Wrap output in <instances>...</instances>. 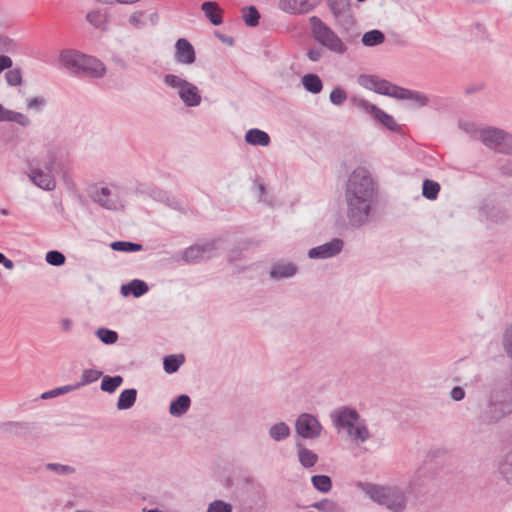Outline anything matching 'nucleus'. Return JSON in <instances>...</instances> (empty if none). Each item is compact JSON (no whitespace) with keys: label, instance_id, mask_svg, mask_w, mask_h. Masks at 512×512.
I'll return each instance as SVG.
<instances>
[{"label":"nucleus","instance_id":"f257e3e1","mask_svg":"<svg viewBox=\"0 0 512 512\" xmlns=\"http://www.w3.org/2000/svg\"><path fill=\"white\" fill-rule=\"evenodd\" d=\"M378 197V184L370 171L357 167L349 175L344 190L346 218L353 228L366 225Z\"/></svg>","mask_w":512,"mask_h":512},{"label":"nucleus","instance_id":"f03ea898","mask_svg":"<svg viewBox=\"0 0 512 512\" xmlns=\"http://www.w3.org/2000/svg\"><path fill=\"white\" fill-rule=\"evenodd\" d=\"M357 487L373 502L386 507L390 512H403L406 509L408 493L405 487L368 482H358Z\"/></svg>","mask_w":512,"mask_h":512},{"label":"nucleus","instance_id":"7ed1b4c3","mask_svg":"<svg viewBox=\"0 0 512 512\" xmlns=\"http://www.w3.org/2000/svg\"><path fill=\"white\" fill-rule=\"evenodd\" d=\"M58 153V148L49 147L43 156L28 160V176L37 187L46 191L55 189L54 171L57 167Z\"/></svg>","mask_w":512,"mask_h":512},{"label":"nucleus","instance_id":"20e7f679","mask_svg":"<svg viewBox=\"0 0 512 512\" xmlns=\"http://www.w3.org/2000/svg\"><path fill=\"white\" fill-rule=\"evenodd\" d=\"M60 58L63 65L74 74L101 78L106 71L105 66L100 60L76 51H64L61 53Z\"/></svg>","mask_w":512,"mask_h":512},{"label":"nucleus","instance_id":"39448f33","mask_svg":"<svg viewBox=\"0 0 512 512\" xmlns=\"http://www.w3.org/2000/svg\"><path fill=\"white\" fill-rule=\"evenodd\" d=\"M311 33L314 40L336 54H343L347 50L345 43L338 35L317 16L310 19Z\"/></svg>","mask_w":512,"mask_h":512},{"label":"nucleus","instance_id":"423d86ee","mask_svg":"<svg viewBox=\"0 0 512 512\" xmlns=\"http://www.w3.org/2000/svg\"><path fill=\"white\" fill-rule=\"evenodd\" d=\"M479 135L486 147L503 154L512 152V135L503 130L490 127L481 130Z\"/></svg>","mask_w":512,"mask_h":512},{"label":"nucleus","instance_id":"0eeeda50","mask_svg":"<svg viewBox=\"0 0 512 512\" xmlns=\"http://www.w3.org/2000/svg\"><path fill=\"white\" fill-rule=\"evenodd\" d=\"M323 426L319 420L312 414L302 413L295 422L296 433L304 438L314 440L320 437Z\"/></svg>","mask_w":512,"mask_h":512},{"label":"nucleus","instance_id":"6e6552de","mask_svg":"<svg viewBox=\"0 0 512 512\" xmlns=\"http://www.w3.org/2000/svg\"><path fill=\"white\" fill-rule=\"evenodd\" d=\"M512 412V403L490 399L481 410L480 419L483 423L492 424Z\"/></svg>","mask_w":512,"mask_h":512},{"label":"nucleus","instance_id":"1a4fd4ad","mask_svg":"<svg viewBox=\"0 0 512 512\" xmlns=\"http://www.w3.org/2000/svg\"><path fill=\"white\" fill-rule=\"evenodd\" d=\"M359 84L378 94L387 95L393 98H396V95H399L401 90V87L374 75H361L359 77Z\"/></svg>","mask_w":512,"mask_h":512},{"label":"nucleus","instance_id":"9d476101","mask_svg":"<svg viewBox=\"0 0 512 512\" xmlns=\"http://www.w3.org/2000/svg\"><path fill=\"white\" fill-rule=\"evenodd\" d=\"M334 426L337 429H345L348 433L362 420L359 413L349 407H341L331 413Z\"/></svg>","mask_w":512,"mask_h":512},{"label":"nucleus","instance_id":"9b49d317","mask_svg":"<svg viewBox=\"0 0 512 512\" xmlns=\"http://www.w3.org/2000/svg\"><path fill=\"white\" fill-rule=\"evenodd\" d=\"M216 243L217 241L214 240L204 244L192 245L183 251L182 260L191 264L203 259H209L212 257V253L216 249Z\"/></svg>","mask_w":512,"mask_h":512},{"label":"nucleus","instance_id":"f8f14e48","mask_svg":"<svg viewBox=\"0 0 512 512\" xmlns=\"http://www.w3.org/2000/svg\"><path fill=\"white\" fill-rule=\"evenodd\" d=\"M354 101L358 108L362 109L368 114H371L373 118L378 120L387 129L391 131H395L397 129V124L394 118L378 108L376 105L371 104L365 99H355Z\"/></svg>","mask_w":512,"mask_h":512},{"label":"nucleus","instance_id":"ddd939ff","mask_svg":"<svg viewBox=\"0 0 512 512\" xmlns=\"http://www.w3.org/2000/svg\"><path fill=\"white\" fill-rule=\"evenodd\" d=\"M91 197L94 202L107 210H117L123 207V202L119 197V194L112 192L107 187L95 190Z\"/></svg>","mask_w":512,"mask_h":512},{"label":"nucleus","instance_id":"4468645a","mask_svg":"<svg viewBox=\"0 0 512 512\" xmlns=\"http://www.w3.org/2000/svg\"><path fill=\"white\" fill-rule=\"evenodd\" d=\"M344 247V242L340 238H334L322 245L311 248L308 251L310 259H327L338 255Z\"/></svg>","mask_w":512,"mask_h":512},{"label":"nucleus","instance_id":"2eb2a0df","mask_svg":"<svg viewBox=\"0 0 512 512\" xmlns=\"http://www.w3.org/2000/svg\"><path fill=\"white\" fill-rule=\"evenodd\" d=\"M174 59L182 65H192L196 61L193 45L185 38H179L175 43Z\"/></svg>","mask_w":512,"mask_h":512},{"label":"nucleus","instance_id":"dca6fc26","mask_svg":"<svg viewBox=\"0 0 512 512\" xmlns=\"http://www.w3.org/2000/svg\"><path fill=\"white\" fill-rule=\"evenodd\" d=\"M33 430L34 425L28 422L10 421L0 423V432L10 436L26 437L31 434Z\"/></svg>","mask_w":512,"mask_h":512},{"label":"nucleus","instance_id":"f3484780","mask_svg":"<svg viewBox=\"0 0 512 512\" xmlns=\"http://www.w3.org/2000/svg\"><path fill=\"white\" fill-rule=\"evenodd\" d=\"M178 95L187 107L199 106L202 100L197 86L189 81L186 83L185 87L178 91Z\"/></svg>","mask_w":512,"mask_h":512},{"label":"nucleus","instance_id":"a211bd4d","mask_svg":"<svg viewBox=\"0 0 512 512\" xmlns=\"http://www.w3.org/2000/svg\"><path fill=\"white\" fill-rule=\"evenodd\" d=\"M429 482V478L424 475V472L418 470L413 477L410 479L408 485L405 487L408 495H414L416 497L426 492V486Z\"/></svg>","mask_w":512,"mask_h":512},{"label":"nucleus","instance_id":"6ab92c4d","mask_svg":"<svg viewBox=\"0 0 512 512\" xmlns=\"http://www.w3.org/2000/svg\"><path fill=\"white\" fill-rule=\"evenodd\" d=\"M297 266L291 262H277L270 270V277L274 280H280L293 277L297 273Z\"/></svg>","mask_w":512,"mask_h":512},{"label":"nucleus","instance_id":"aec40b11","mask_svg":"<svg viewBox=\"0 0 512 512\" xmlns=\"http://www.w3.org/2000/svg\"><path fill=\"white\" fill-rule=\"evenodd\" d=\"M298 461L304 468H311L318 462V455L306 448L301 441L296 442Z\"/></svg>","mask_w":512,"mask_h":512},{"label":"nucleus","instance_id":"412c9836","mask_svg":"<svg viewBox=\"0 0 512 512\" xmlns=\"http://www.w3.org/2000/svg\"><path fill=\"white\" fill-rule=\"evenodd\" d=\"M148 290L147 283L140 279H133L128 284L121 286V294L123 296L132 294L136 298L143 296Z\"/></svg>","mask_w":512,"mask_h":512},{"label":"nucleus","instance_id":"4be33fe9","mask_svg":"<svg viewBox=\"0 0 512 512\" xmlns=\"http://www.w3.org/2000/svg\"><path fill=\"white\" fill-rule=\"evenodd\" d=\"M245 141L252 146H268L270 144V136L263 130L252 128L245 134Z\"/></svg>","mask_w":512,"mask_h":512},{"label":"nucleus","instance_id":"5701e85b","mask_svg":"<svg viewBox=\"0 0 512 512\" xmlns=\"http://www.w3.org/2000/svg\"><path fill=\"white\" fill-rule=\"evenodd\" d=\"M201 9L205 16L213 25H220L223 22L222 10L216 2L207 1L201 5Z\"/></svg>","mask_w":512,"mask_h":512},{"label":"nucleus","instance_id":"b1692460","mask_svg":"<svg viewBox=\"0 0 512 512\" xmlns=\"http://www.w3.org/2000/svg\"><path fill=\"white\" fill-rule=\"evenodd\" d=\"M190 404V397L182 394L170 403L169 413L174 417H180L188 411Z\"/></svg>","mask_w":512,"mask_h":512},{"label":"nucleus","instance_id":"393cba45","mask_svg":"<svg viewBox=\"0 0 512 512\" xmlns=\"http://www.w3.org/2000/svg\"><path fill=\"white\" fill-rule=\"evenodd\" d=\"M396 99L411 100L415 103L416 107H423L428 104V97L425 94L403 87H401L399 95H396Z\"/></svg>","mask_w":512,"mask_h":512},{"label":"nucleus","instance_id":"a878e982","mask_svg":"<svg viewBox=\"0 0 512 512\" xmlns=\"http://www.w3.org/2000/svg\"><path fill=\"white\" fill-rule=\"evenodd\" d=\"M301 83L304 89L312 94H319L323 89V82L321 78L314 73L305 74L301 78Z\"/></svg>","mask_w":512,"mask_h":512},{"label":"nucleus","instance_id":"bb28decb","mask_svg":"<svg viewBox=\"0 0 512 512\" xmlns=\"http://www.w3.org/2000/svg\"><path fill=\"white\" fill-rule=\"evenodd\" d=\"M291 430L285 422H278L268 430V435L274 441H283L290 436Z\"/></svg>","mask_w":512,"mask_h":512},{"label":"nucleus","instance_id":"cd10ccee","mask_svg":"<svg viewBox=\"0 0 512 512\" xmlns=\"http://www.w3.org/2000/svg\"><path fill=\"white\" fill-rule=\"evenodd\" d=\"M137 398V390L134 388L123 390L117 401V408L119 410H126L131 408Z\"/></svg>","mask_w":512,"mask_h":512},{"label":"nucleus","instance_id":"c85d7f7f","mask_svg":"<svg viewBox=\"0 0 512 512\" xmlns=\"http://www.w3.org/2000/svg\"><path fill=\"white\" fill-rule=\"evenodd\" d=\"M348 436L352 441L356 443H364L369 440L370 433L364 420H361L353 430H349Z\"/></svg>","mask_w":512,"mask_h":512},{"label":"nucleus","instance_id":"c756f323","mask_svg":"<svg viewBox=\"0 0 512 512\" xmlns=\"http://www.w3.org/2000/svg\"><path fill=\"white\" fill-rule=\"evenodd\" d=\"M184 361L185 357L183 354L165 356L163 359L164 371L168 374L175 373Z\"/></svg>","mask_w":512,"mask_h":512},{"label":"nucleus","instance_id":"7c9ffc66","mask_svg":"<svg viewBox=\"0 0 512 512\" xmlns=\"http://www.w3.org/2000/svg\"><path fill=\"white\" fill-rule=\"evenodd\" d=\"M330 8L334 17L338 21H341L343 19L347 23H351V16L349 14L348 5L346 2H343L341 0L335 1L330 5Z\"/></svg>","mask_w":512,"mask_h":512},{"label":"nucleus","instance_id":"2f4dec72","mask_svg":"<svg viewBox=\"0 0 512 512\" xmlns=\"http://www.w3.org/2000/svg\"><path fill=\"white\" fill-rule=\"evenodd\" d=\"M499 473L508 484H512V450L499 463Z\"/></svg>","mask_w":512,"mask_h":512},{"label":"nucleus","instance_id":"473e14b6","mask_svg":"<svg viewBox=\"0 0 512 512\" xmlns=\"http://www.w3.org/2000/svg\"><path fill=\"white\" fill-rule=\"evenodd\" d=\"M385 35L382 31L374 29L363 34L362 44L367 47H374L384 42Z\"/></svg>","mask_w":512,"mask_h":512},{"label":"nucleus","instance_id":"72a5a7b5","mask_svg":"<svg viewBox=\"0 0 512 512\" xmlns=\"http://www.w3.org/2000/svg\"><path fill=\"white\" fill-rule=\"evenodd\" d=\"M242 17L247 26L255 27L259 24L260 13L255 6L251 5L243 7Z\"/></svg>","mask_w":512,"mask_h":512},{"label":"nucleus","instance_id":"f704fd0d","mask_svg":"<svg viewBox=\"0 0 512 512\" xmlns=\"http://www.w3.org/2000/svg\"><path fill=\"white\" fill-rule=\"evenodd\" d=\"M123 383V377L120 375L116 376H104L101 381L100 388L102 391L107 393H113Z\"/></svg>","mask_w":512,"mask_h":512},{"label":"nucleus","instance_id":"c9c22d12","mask_svg":"<svg viewBox=\"0 0 512 512\" xmlns=\"http://www.w3.org/2000/svg\"><path fill=\"white\" fill-rule=\"evenodd\" d=\"M102 376V372L95 369H85L81 374L80 381L74 384L75 389L97 381Z\"/></svg>","mask_w":512,"mask_h":512},{"label":"nucleus","instance_id":"e433bc0d","mask_svg":"<svg viewBox=\"0 0 512 512\" xmlns=\"http://www.w3.org/2000/svg\"><path fill=\"white\" fill-rule=\"evenodd\" d=\"M440 185L430 179H425L422 185V195L429 200H435L439 194Z\"/></svg>","mask_w":512,"mask_h":512},{"label":"nucleus","instance_id":"4c0bfd02","mask_svg":"<svg viewBox=\"0 0 512 512\" xmlns=\"http://www.w3.org/2000/svg\"><path fill=\"white\" fill-rule=\"evenodd\" d=\"M313 487L323 493H327L332 488V480L327 475H314L311 477Z\"/></svg>","mask_w":512,"mask_h":512},{"label":"nucleus","instance_id":"58836bf2","mask_svg":"<svg viewBox=\"0 0 512 512\" xmlns=\"http://www.w3.org/2000/svg\"><path fill=\"white\" fill-rule=\"evenodd\" d=\"M482 210L486 214L487 218L492 222H502L507 218L504 211L495 206L490 207L488 203L483 205Z\"/></svg>","mask_w":512,"mask_h":512},{"label":"nucleus","instance_id":"ea45409f","mask_svg":"<svg viewBox=\"0 0 512 512\" xmlns=\"http://www.w3.org/2000/svg\"><path fill=\"white\" fill-rule=\"evenodd\" d=\"M110 247L114 251L121 252H136L141 251L143 246L139 243L129 242V241H114L110 244Z\"/></svg>","mask_w":512,"mask_h":512},{"label":"nucleus","instance_id":"a19ab883","mask_svg":"<svg viewBox=\"0 0 512 512\" xmlns=\"http://www.w3.org/2000/svg\"><path fill=\"white\" fill-rule=\"evenodd\" d=\"M96 336L107 345L114 344L118 340L117 332L107 329V328H98L96 331Z\"/></svg>","mask_w":512,"mask_h":512},{"label":"nucleus","instance_id":"79ce46f5","mask_svg":"<svg viewBox=\"0 0 512 512\" xmlns=\"http://www.w3.org/2000/svg\"><path fill=\"white\" fill-rule=\"evenodd\" d=\"M45 260L52 266H61L65 263V255L57 250H51L46 253Z\"/></svg>","mask_w":512,"mask_h":512},{"label":"nucleus","instance_id":"37998d69","mask_svg":"<svg viewBox=\"0 0 512 512\" xmlns=\"http://www.w3.org/2000/svg\"><path fill=\"white\" fill-rule=\"evenodd\" d=\"M74 390H76L74 385H64V386L57 387L55 389H52L50 391H46V392L42 393L41 394V398L42 399L54 398V397H57L59 395L72 392Z\"/></svg>","mask_w":512,"mask_h":512},{"label":"nucleus","instance_id":"c03bdc74","mask_svg":"<svg viewBox=\"0 0 512 512\" xmlns=\"http://www.w3.org/2000/svg\"><path fill=\"white\" fill-rule=\"evenodd\" d=\"M188 81L174 74H167L164 76V83L172 88H177L178 91L185 87Z\"/></svg>","mask_w":512,"mask_h":512},{"label":"nucleus","instance_id":"a18cd8bd","mask_svg":"<svg viewBox=\"0 0 512 512\" xmlns=\"http://www.w3.org/2000/svg\"><path fill=\"white\" fill-rule=\"evenodd\" d=\"M207 512H232V505L222 500H215L209 504Z\"/></svg>","mask_w":512,"mask_h":512},{"label":"nucleus","instance_id":"49530a36","mask_svg":"<svg viewBox=\"0 0 512 512\" xmlns=\"http://www.w3.org/2000/svg\"><path fill=\"white\" fill-rule=\"evenodd\" d=\"M329 99L332 104L339 106L346 101L347 94L342 88L337 87L331 91Z\"/></svg>","mask_w":512,"mask_h":512},{"label":"nucleus","instance_id":"de8ad7c7","mask_svg":"<svg viewBox=\"0 0 512 512\" xmlns=\"http://www.w3.org/2000/svg\"><path fill=\"white\" fill-rule=\"evenodd\" d=\"M46 468L50 471H53L59 475H68L74 473L75 469L69 465L57 464V463H48Z\"/></svg>","mask_w":512,"mask_h":512},{"label":"nucleus","instance_id":"09e8293b","mask_svg":"<svg viewBox=\"0 0 512 512\" xmlns=\"http://www.w3.org/2000/svg\"><path fill=\"white\" fill-rule=\"evenodd\" d=\"M311 507H313L319 511H322V512H335L337 505L335 502H333L329 499H324V500L313 503L311 505Z\"/></svg>","mask_w":512,"mask_h":512},{"label":"nucleus","instance_id":"8fccbe9b","mask_svg":"<svg viewBox=\"0 0 512 512\" xmlns=\"http://www.w3.org/2000/svg\"><path fill=\"white\" fill-rule=\"evenodd\" d=\"M86 20L95 28H100L104 22V16L100 10H93L88 12Z\"/></svg>","mask_w":512,"mask_h":512},{"label":"nucleus","instance_id":"3c124183","mask_svg":"<svg viewBox=\"0 0 512 512\" xmlns=\"http://www.w3.org/2000/svg\"><path fill=\"white\" fill-rule=\"evenodd\" d=\"M5 78L9 85L17 86L21 84L22 75L19 69H12L6 72Z\"/></svg>","mask_w":512,"mask_h":512},{"label":"nucleus","instance_id":"603ef678","mask_svg":"<svg viewBox=\"0 0 512 512\" xmlns=\"http://www.w3.org/2000/svg\"><path fill=\"white\" fill-rule=\"evenodd\" d=\"M15 122L22 127H28L31 124V120L23 113L12 111L10 121Z\"/></svg>","mask_w":512,"mask_h":512},{"label":"nucleus","instance_id":"864d4df0","mask_svg":"<svg viewBox=\"0 0 512 512\" xmlns=\"http://www.w3.org/2000/svg\"><path fill=\"white\" fill-rule=\"evenodd\" d=\"M503 347L507 355L512 359V327L507 329L503 335Z\"/></svg>","mask_w":512,"mask_h":512},{"label":"nucleus","instance_id":"5fc2aeb1","mask_svg":"<svg viewBox=\"0 0 512 512\" xmlns=\"http://www.w3.org/2000/svg\"><path fill=\"white\" fill-rule=\"evenodd\" d=\"M46 100L43 97H34L27 101V108L40 111L45 106Z\"/></svg>","mask_w":512,"mask_h":512},{"label":"nucleus","instance_id":"6e6d98bb","mask_svg":"<svg viewBox=\"0 0 512 512\" xmlns=\"http://www.w3.org/2000/svg\"><path fill=\"white\" fill-rule=\"evenodd\" d=\"M322 56H323L322 48L314 47V48L308 49V51H307V57L312 62H318L322 58Z\"/></svg>","mask_w":512,"mask_h":512},{"label":"nucleus","instance_id":"4d7b16f0","mask_svg":"<svg viewBox=\"0 0 512 512\" xmlns=\"http://www.w3.org/2000/svg\"><path fill=\"white\" fill-rule=\"evenodd\" d=\"M465 397V391L462 387L460 386H455L451 389L450 391V398L453 400V401H461L463 400Z\"/></svg>","mask_w":512,"mask_h":512},{"label":"nucleus","instance_id":"13d9d810","mask_svg":"<svg viewBox=\"0 0 512 512\" xmlns=\"http://www.w3.org/2000/svg\"><path fill=\"white\" fill-rule=\"evenodd\" d=\"M141 15H142V12L141 13H138V12L133 13L129 18V23L136 28L144 27L145 23H144V21L141 20V18H140Z\"/></svg>","mask_w":512,"mask_h":512},{"label":"nucleus","instance_id":"bf43d9fd","mask_svg":"<svg viewBox=\"0 0 512 512\" xmlns=\"http://www.w3.org/2000/svg\"><path fill=\"white\" fill-rule=\"evenodd\" d=\"M12 111L13 110L6 109L2 104H0V122H9Z\"/></svg>","mask_w":512,"mask_h":512},{"label":"nucleus","instance_id":"052dcab7","mask_svg":"<svg viewBox=\"0 0 512 512\" xmlns=\"http://www.w3.org/2000/svg\"><path fill=\"white\" fill-rule=\"evenodd\" d=\"M460 127L470 135H474L477 132L474 123L471 122L460 123Z\"/></svg>","mask_w":512,"mask_h":512},{"label":"nucleus","instance_id":"680f3d73","mask_svg":"<svg viewBox=\"0 0 512 512\" xmlns=\"http://www.w3.org/2000/svg\"><path fill=\"white\" fill-rule=\"evenodd\" d=\"M12 65V60L10 57L2 55L0 56V68L2 70L10 68Z\"/></svg>","mask_w":512,"mask_h":512},{"label":"nucleus","instance_id":"e2e57ef3","mask_svg":"<svg viewBox=\"0 0 512 512\" xmlns=\"http://www.w3.org/2000/svg\"><path fill=\"white\" fill-rule=\"evenodd\" d=\"M500 170L505 175H512V161L507 160L500 166Z\"/></svg>","mask_w":512,"mask_h":512},{"label":"nucleus","instance_id":"0e129e2a","mask_svg":"<svg viewBox=\"0 0 512 512\" xmlns=\"http://www.w3.org/2000/svg\"><path fill=\"white\" fill-rule=\"evenodd\" d=\"M279 8L285 12H290L294 10V7L291 6V0H280Z\"/></svg>","mask_w":512,"mask_h":512},{"label":"nucleus","instance_id":"69168bd1","mask_svg":"<svg viewBox=\"0 0 512 512\" xmlns=\"http://www.w3.org/2000/svg\"><path fill=\"white\" fill-rule=\"evenodd\" d=\"M216 37L221 40L223 43L228 44L229 46H232L234 44V39L229 36H225L220 33H216Z\"/></svg>","mask_w":512,"mask_h":512},{"label":"nucleus","instance_id":"338daca9","mask_svg":"<svg viewBox=\"0 0 512 512\" xmlns=\"http://www.w3.org/2000/svg\"><path fill=\"white\" fill-rule=\"evenodd\" d=\"M63 331L68 332L72 327V321L69 318H64L60 322Z\"/></svg>","mask_w":512,"mask_h":512},{"label":"nucleus","instance_id":"774afa93","mask_svg":"<svg viewBox=\"0 0 512 512\" xmlns=\"http://www.w3.org/2000/svg\"><path fill=\"white\" fill-rule=\"evenodd\" d=\"M2 264H3V266H4L6 269H9V270L13 269V267H14V263H13V261H12V260H10V259H8L7 257H6V260H4V262H2Z\"/></svg>","mask_w":512,"mask_h":512}]
</instances>
